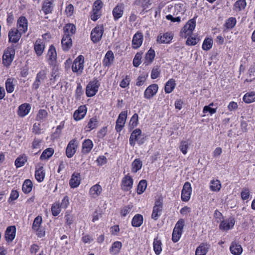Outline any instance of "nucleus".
Returning <instances> with one entry per match:
<instances>
[{"label":"nucleus","instance_id":"obj_1","mask_svg":"<svg viewBox=\"0 0 255 255\" xmlns=\"http://www.w3.org/2000/svg\"><path fill=\"white\" fill-rule=\"evenodd\" d=\"M196 26V21L194 18L189 20L182 28L180 31V36L186 38L190 35Z\"/></svg>","mask_w":255,"mask_h":255},{"label":"nucleus","instance_id":"obj_2","mask_svg":"<svg viewBox=\"0 0 255 255\" xmlns=\"http://www.w3.org/2000/svg\"><path fill=\"white\" fill-rule=\"evenodd\" d=\"M15 55V49L12 47H8L5 50L2 56V63L6 66L10 65Z\"/></svg>","mask_w":255,"mask_h":255},{"label":"nucleus","instance_id":"obj_3","mask_svg":"<svg viewBox=\"0 0 255 255\" xmlns=\"http://www.w3.org/2000/svg\"><path fill=\"white\" fill-rule=\"evenodd\" d=\"M100 83L97 79H94L90 82L87 86L86 94L87 97H93L96 94L98 91Z\"/></svg>","mask_w":255,"mask_h":255},{"label":"nucleus","instance_id":"obj_4","mask_svg":"<svg viewBox=\"0 0 255 255\" xmlns=\"http://www.w3.org/2000/svg\"><path fill=\"white\" fill-rule=\"evenodd\" d=\"M104 32V27L103 25H98L95 27L91 33V40L96 43L99 41L102 37Z\"/></svg>","mask_w":255,"mask_h":255},{"label":"nucleus","instance_id":"obj_5","mask_svg":"<svg viewBox=\"0 0 255 255\" xmlns=\"http://www.w3.org/2000/svg\"><path fill=\"white\" fill-rule=\"evenodd\" d=\"M127 117V111L122 112L119 115L116 122V129L118 132H120L126 123Z\"/></svg>","mask_w":255,"mask_h":255},{"label":"nucleus","instance_id":"obj_6","mask_svg":"<svg viewBox=\"0 0 255 255\" xmlns=\"http://www.w3.org/2000/svg\"><path fill=\"white\" fill-rule=\"evenodd\" d=\"M192 188L189 182L185 183L181 192V199L184 202L189 201L190 198Z\"/></svg>","mask_w":255,"mask_h":255},{"label":"nucleus","instance_id":"obj_7","mask_svg":"<svg viewBox=\"0 0 255 255\" xmlns=\"http://www.w3.org/2000/svg\"><path fill=\"white\" fill-rule=\"evenodd\" d=\"M158 89V86L156 84L149 85L144 91V98L146 99H150L156 94Z\"/></svg>","mask_w":255,"mask_h":255},{"label":"nucleus","instance_id":"obj_8","mask_svg":"<svg viewBox=\"0 0 255 255\" xmlns=\"http://www.w3.org/2000/svg\"><path fill=\"white\" fill-rule=\"evenodd\" d=\"M78 144L76 143V139H73L70 141L67 145L66 153L68 158L72 157L76 151Z\"/></svg>","mask_w":255,"mask_h":255},{"label":"nucleus","instance_id":"obj_9","mask_svg":"<svg viewBox=\"0 0 255 255\" xmlns=\"http://www.w3.org/2000/svg\"><path fill=\"white\" fill-rule=\"evenodd\" d=\"M162 210V203L160 200H158L155 201V205L153 208V211L151 215V217L154 220H157Z\"/></svg>","mask_w":255,"mask_h":255},{"label":"nucleus","instance_id":"obj_10","mask_svg":"<svg viewBox=\"0 0 255 255\" xmlns=\"http://www.w3.org/2000/svg\"><path fill=\"white\" fill-rule=\"evenodd\" d=\"M48 61L50 65H54L55 64L57 59V53L53 45H51L47 53Z\"/></svg>","mask_w":255,"mask_h":255},{"label":"nucleus","instance_id":"obj_11","mask_svg":"<svg viewBox=\"0 0 255 255\" xmlns=\"http://www.w3.org/2000/svg\"><path fill=\"white\" fill-rule=\"evenodd\" d=\"M46 72L44 70L40 71L39 73H38L36 76V80L33 84L32 88L35 90L37 89L41 83H43L44 80L46 79Z\"/></svg>","mask_w":255,"mask_h":255},{"label":"nucleus","instance_id":"obj_12","mask_svg":"<svg viewBox=\"0 0 255 255\" xmlns=\"http://www.w3.org/2000/svg\"><path fill=\"white\" fill-rule=\"evenodd\" d=\"M22 33L17 29H11L8 33L9 41L13 43L17 42Z\"/></svg>","mask_w":255,"mask_h":255},{"label":"nucleus","instance_id":"obj_13","mask_svg":"<svg viewBox=\"0 0 255 255\" xmlns=\"http://www.w3.org/2000/svg\"><path fill=\"white\" fill-rule=\"evenodd\" d=\"M132 179L130 176L127 175L122 180V189L124 191H128L132 188Z\"/></svg>","mask_w":255,"mask_h":255},{"label":"nucleus","instance_id":"obj_14","mask_svg":"<svg viewBox=\"0 0 255 255\" xmlns=\"http://www.w3.org/2000/svg\"><path fill=\"white\" fill-rule=\"evenodd\" d=\"M15 233L16 228L15 226L8 227L5 233V240L8 242L12 241L15 237Z\"/></svg>","mask_w":255,"mask_h":255},{"label":"nucleus","instance_id":"obj_15","mask_svg":"<svg viewBox=\"0 0 255 255\" xmlns=\"http://www.w3.org/2000/svg\"><path fill=\"white\" fill-rule=\"evenodd\" d=\"M28 22L24 16H20L17 21L18 30L21 33H25L27 29Z\"/></svg>","mask_w":255,"mask_h":255},{"label":"nucleus","instance_id":"obj_16","mask_svg":"<svg viewBox=\"0 0 255 255\" xmlns=\"http://www.w3.org/2000/svg\"><path fill=\"white\" fill-rule=\"evenodd\" d=\"M173 34L171 32H166L163 35H159L157 38V42L159 43H168L172 39Z\"/></svg>","mask_w":255,"mask_h":255},{"label":"nucleus","instance_id":"obj_17","mask_svg":"<svg viewBox=\"0 0 255 255\" xmlns=\"http://www.w3.org/2000/svg\"><path fill=\"white\" fill-rule=\"evenodd\" d=\"M143 41V35L141 33L137 32L136 33L132 38V47L134 49L139 48Z\"/></svg>","mask_w":255,"mask_h":255},{"label":"nucleus","instance_id":"obj_18","mask_svg":"<svg viewBox=\"0 0 255 255\" xmlns=\"http://www.w3.org/2000/svg\"><path fill=\"white\" fill-rule=\"evenodd\" d=\"M124 5L123 4H118L113 10V14L115 20H117L121 18L124 13Z\"/></svg>","mask_w":255,"mask_h":255},{"label":"nucleus","instance_id":"obj_19","mask_svg":"<svg viewBox=\"0 0 255 255\" xmlns=\"http://www.w3.org/2000/svg\"><path fill=\"white\" fill-rule=\"evenodd\" d=\"M141 136V130L140 129L137 128L134 130L132 132L129 138L130 144L132 146H134L135 141H137Z\"/></svg>","mask_w":255,"mask_h":255},{"label":"nucleus","instance_id":"obj_20","mask_svg":"<svg viewBox=\"0 0 255 255\" xmlns=\"http://www.w3.org/2000/svg\"><path fill=\"white\" fill-rule=\"evenodd\" d=\"M61 44L64 50H68L72 45V40L69 34H64L62 40Z\"/></svg>","mask_w":255,"mask_h":255},{"label":"nucleus","instance_id":"obj_21","mask_svg":"<svg viewBox=\"0 0 255 255\" xmlns=\"http://www.w3.org/2000/svg\"><path fill=\"white\" fill-rule=\"evenodd\" d=\"M230 250L231 253L234 255H240L243 252L242 246L235 242L232 243L230 247Z\"/></svg>","mask_w":255,"mask_h":255},{"label":"nucleus","instance_id":"obj_22","mask_svg":"<svg viewBox=\"0 0 255 255\" xmlns=\"http://www.w3.org/2000/svg\"><path fill=\"white\" fill-rule=\"evenodd\" d=\"M54 0H44L42 10L45 14L51 12L54 5Z\"/></svg>","mask_w":255,"mask_h":255},{"label":"nucleus","instance_id":"obj_23","mask_svg":"<svg viewBox=\"0 0 255 255\" xmlns=\"http://www.w3.org/2000/svg\"><path fill=\"white\" fill-rule=\"evenodd\" d=\"M30 109L31 107L29 104H23L18 108V115L20 117H23L28 114Z\"/></svg>","mask_w":255,"mask_h":255},{"label":"nucleus","instance_id":"obj_24","mask_svg":"<svg viewBox=\"0 0 255 255\" xmlns=\"http://www.w3.org/2000/svg\"><path fill=\"white\" fill-rule=\"evenodd\" d=\"M235 221L233 218H230L228 220L221 222L220 225V228L222 230H228L233 227L235 225Z\"/></svg>","mask_w":255,"mask_h":255},{"label":"nucleus","instance_id":"obj_25","mask_svg":"<svg viewBox=\"0 0 255 255\" xmlns=\"http://www.w3.org/2000/svg\"><path fill=\"white\" fill-rule=\"evenodd\" d=\"M80 183V175L78 173L74 172L70 180V185L72 188L78 186Z\"/></svg>","mask_w":255,"mask_h":255},{"label":"nucleus","instance_id":"obj_26","mask_svg":"<svg viewBox=\"0 0 255 255\" xmlns=\"http://www.w3.org/2000/svg\"><path fill=\"white\" fill-rule=\"evenodd\" d=\"M102 190L101 186L99 184H96L90 188V194L93 198H95L100 195Z\"/></svg>","mask_w":255,"mask_h":255},{"label":"nucleus","instance_id":"obj_27","mask_svg":"<svg viewBox=\"0 0 255 255\" xmlns=\"http://www.w3.org/2000/svg\"><path fill=\"white\" fill-rule=\"evenodd\" d=\"M114 59V56L112 51H108L103 61V65L105 66L109 67L113 63Z\"/></svg>","mask_w":255,"mask_h":255},{"label":"nucleus","instance_id":"obj_28","mask_svg":"<svg viewBox=\"0 0 255 255\" xmlns=\"http://www.w3.org/2000/svg\"><path fill=\"white\" fill-rule=\"evenodd\" d=\"M45 45L41 40H36L34 44V50L38 56H40L44 49Z\"/></svg>","mask_w":255,"mask_h":255},{"label":"nucleus","instance_id":"obj_29","mask_svg":"<svg viewBox=\"0 0 255 255\" xmlns=\"http://www.w3.org/2000/svg\"><path fill=\"white\" fill-rule=\"evenodd\" d=\"M155 56V54L154 50L152 48H150V49L146 53L144 63L146 65L151 63L154 59Z\"/></svg>","mask_w":255,"mask_h":255},{"label":"nucleus","instance_id":"obj_30","mask_svg":"<svg viewBox=\"0 0 255 255\" xmlns=\"http://www.w3.org/2000/svg\"><path fill=\"white\" fill-rule=\"evenodd\" d=\"M53 66V67L51 71V78L50 80L51 81H53L54 82L60 80V73L58 66L55 64Z\"/></svg>","mask_w":255,"mask_h":255},{"label":"nucleus","instance_id":"obj_31","mask_svg":"<svg viewBox=\"0 0 255 255\" xmlns=\"http://www.w3.org/2000/svg\"><path fill=\"white\" fill-rule=\"evenodd\" d=\"M45 172L42 166H40L35 171V177L38 182H42L45 177Z\"/></svg>","mask_w":255,"mask_h":255},{"label":"nucleus","instance_id":"obj_32","mask_svg":"<svg viewBox=\"0 0 255 255\" xmlns=\"http://www.w3.org/2000/svg\"><path fill=\"white\" fill-rule=\"evenodd\" d=\"M208 249H209V247L207 245H205L204 244H202L196 249V250L195 252V255H206L208 252Z\"/></svg>","mask_w":255,"mask_h":255},{"label":"nucleus","instance_id":"obj_33","mask_svg":"<svg viewBox=\"0 0 255 255\" xmlns=\"http://www.w3.org/2000/svg\"><path fill=\"white\" fill-rule=\"evenodd\" d=\"M176 84L174 79H171L166 83L164 90L166 93H170L174 89Z\"/></svg>","mask_w":255,"mask_h":255},{"label":"nucleus","instance_id":"obj_34","mask_svg":"<svg viewBox=\"0 0 255 255\" xmlns=\"http://www.w3.org/2000/svg\"><path fill=\"white\" fill-rule=\"evenodd\" d=\"M93 142L90 139H86L83 143V152L89 153L93 147Z\"/></svg>","mask_w":255,"mask_h":255},{"label":"nucleus","instance_id":"obj_35","mask_svg":"<svg viewBox=\"0 0 255 255\" xmlns=\"http://www.w3.org/2000/svg\"><path fill=\"white\" fill-rule=\"evenodd\" d=\"M32 186L33 184L31 180L26 179L22 185V190L26 194L29 193L32 190Z\"/></svg>","mask_w":255,"mask_h":255},{"label":"nucleus","instance_id":"obj_36","mask_svg":"<svg viewBox=\"0 0 255 255\" xmlns=\"http://www.w3.org/2000/svg\"><path fill=\"white\" fill-rule=\"evenodd\" d=\"M142 165V161L138 158L135 159L132 163L131 171L132 172L136 173L139 170Z\"/></svg>","mask_w":255,"mask_h":255},{"label":"nucleus","instance_id":"obj_37","mask_svg":"<svg viewBox=\"0 0 255 255\" xmlns=\"http://www.w3.org/2000/svg\"><path fill=\"white\" fill-rule=\"evenodd\" d=\"M122 247V244L121 242H114L110 249V252L114 255H117L120 251Z\"/></svg>","mask_w":255,"mask_h":255},{"label":"nucleus","instance_id":"obj_38","mask_svg":"<svg viewBox=\"0 0 255 255\" xmlns=\"http://www.w3.org/2000/svg\"><path fill=\"white\" fill-rule=\"evenodd\" d=\"M161 242L160 240H158L157 238L154 239L153 242V250L156 255H159L161 251Z\"/></svg>","mask_w":255,"mask_h":255},{"label":"nucleus","instance_id":"obj_39","mask_svg":"<svg viewBox=\"0 0 255 255\" xmlns=\"http://www.w3.org/2000/svg\"><path fill=\"white\" fill-rule=\"evenodd\" d=\"M244 102L246 103H251L255 101V92H251L246 93L243 98Z\"/></svg>","mask_w":255,"mask_h":255},{"label":"nucleus","instance_id":"obj_40","mask_svg":"<svg viewBox=\"0 0 255 255\" xmlns=\"http://www.w3.org/2000/svg\"><path fill=\"white\" fill-rule=\"evenodd\" d=\"M143 222V217L141 215L137 214L132 219V225L134 227H139Z\"/></svg>","mask_w":255,"mask_h":255},{"label":"nucleus","instance_id":"obj_41","mask_svg":"<svg viewBox=\"0 0 255 255\" xmlns=\"http://www.w3.org/2000/svg\"><path fill=\"white\" fill-rule=\"evenodd\" d=\"M83 67V64L77 63V61H74L72 66V69L74 72H76L77 74H80L82 72Z\"/></svg>","mask_w":255,"mask_h":255},{"label":"nucleus","instance_id":"obj_42","mask_svg":"<svg viewBox=\"0 0 255 255\" xmlns=\"http://www.w3.org/2000/svg\"><path fill=\"white\" fill-rule=\"evenodd\" d=\"M64 30L65 32L64 34H73L75 33L76 31V27L73 24L69 23L65 25L64 28Z\"/></svg>","mask_w":255,"mask_h":255},{"label":"nucleus","instance_id":"obj_43","mask_svg":"<svg viewBox=\"0 0 255 255\" xmlns=\"http://www.w3.org/2000/svg\"><path fill=\"white\" fill-rule=\"evenodd\" d=\"M54 153V150L52 148H48L43 151L40 156L41 159H47L50 158Z\"/></svg>","mask_w":255,"mask_h":255},{"label":"nucleus","instance_id":"obj_44","mask_svg":"<svg viewBox=\"0 0 255 255\" xmlns=\"http://www.w3.org/2000/svg\"><path fill=\"white\" fill-rule=\"evenodd\" d=\"M147 187V182L145 180H141L137 186V193L138 194H141L144 192Z\"/></svg>","mask_w":255,"mask_h":255},{"label":"nucleus","instance_id":"obj_45","mask_svg":"<svg viewBox=\"0 0 255 255\" xmlns=\"http://www.w3.org/2000/svg\"><path fill=\"white\" fill-rule=\"evenodd\" d=\"M14 79L8 78L5 82L6 90L8 93H12L14 91V85L13 84Z\"/></svg>","mask_w":255,"mask_h":255},{"label":"nucleus","instance_id":"obj_46","mask_svg":"<svg viewBox=\"0 0 255 255\" xmlns=\"http://www.w3.org/2000/svg\"><path fill=\"white\" fill-rule=\"evenodd\" d=\"M210 188L213 191H219L221 188L220 181L218 180L211 181Z\"/></svg>","mask_w":255,"mask_h":255},{"label":"nucleus","instance_id":"obj_47","mask_svg":"<svg viewBox=\"0 0 255 255\" xmlns=\"http://www.w3.org/2000/svg\"><path fill=\"white\" fill-rule=\"evenodd\" d=\"M247 5L245 0H239L234 4V8L237 10L240 11L244 9Z\"/></svg>","mask_w":255,"mask_h":255},{"label":"nucleus","instance_id":"obj_48","mask_svg":"<svg viewBox=\"0 0 255 255\" xmlns=\"http://www.w3.org/2000/svg\"><path fill=\"white\" fill-rule=\"evenodd\" d=\"M27 161L25 156H21L17 157L15 161V165L17 168L20 167L25 164Z\"/></svg>","mask_w":255,"mask_h":255},{"label":"nucleus","instance_id":"obj_49","mask_svg":"<svg viewBox=\"0 0 255 255\" xmlns=\"http://www.w3.org/2000/svg\"><path fill=\"white\" fill-rule=\"evenodd\" d=\"M189 142L187 140H182L180 142L179 149L183 154H186L187 153V149L189 147Z\"/></svg>","mask_w":255,"mask_h":255},{"label":"nucleus","instance_id":"obj_50","mask_svg":"<svg viewBox=\"0 0 255 255\" xmlns=\"http://www.w3.org/2000/svg\"><path fill=\"white\" fill-rule=\"evenodd\" d=\"M98 123L97 119L96 117H93L90 119L87 127L90 128V130L93 129L97 127Z\"/></svg>","mask_w":255,"mask_h":255},{"label":"nucleus","instance_id":"obj_51","mask_svg":"<svg viewBox=\"0 0 255 255\" xmlns=\"http://www.w3.org/2000/svg\"><path fill=\"white\" fill-rule=\"evenodd\" d=\"M212 44V40L210 38H206L203 42L202 48L205 50H209L210 48H211Z\"/></svg>","mask_w":255,"mask_h":255},{"label":"nucleus","instance_id":"obj_52","mask_svg":"<svg viewBox=\"0 0 255 255\" xmlns=\"http://www.w3.org/2000/svg\"><path fill=\"white\" fill-rule=\"evenodd\" d=\"M236 23V18L234 17H230L226 21L225 26L228 29H231L235 26Z\"/></svg>","mask_w":255,"mask_h":255},{"label":"nucleus","instance_id":"obj_53","mask_svg":"<svg viewBox=\"0 0 255 255\" xmlns=\"http://www.w3.org/2000/svg\"><path fill=\"white\" fill-rule=\"evenodd\" d=\"M42 222V218L40 216L36 217L34 220L32 228L33 230L37 231Z\"/></svg>","mask_w":255,"mask_h":255},{"label":"nucleus","instance_id":"obj_54","mask_svg":"<svg viewBox=\"0 0 255 255\" xmlns=\"http://www.w3.org/2000/svg\"><path fill=\"white\" fill-rule=\"evenodd\" d=\"M182 233V231L176 230V229H173L172 238V240L173 241V242L176 243L179 240Z\"/></svg>","mask_w":255,"mask_h":255},{"label":"nucleus","instance_id":"obj_55","mask_svg":"<svg viewBox=\"0 0 255 255\" xmlns=\"http://www.w3.org/2000/svg\"><path fill=\"white\" fill-rule=\"evenodd\" d=\"M138 115L134 114L131 117L129 122V127L130 128H134L138 124Z\"/></svg>","mask_w":255,"mask_h":255},{"label":"nucleus","instance_id":"obj_56","mask_svg":"<svg viewBox=\"0 0 255 255\" xmlns=\"http://www.w3.org/2000/svg\"><path fill=\"white\" fill-rule=\"evenodd\" d=\"M51 211L52 214L54 216H57L61 211L59 204H54L51 207Z\"/></svg>","mask_w":255,"mask_h":255},{"label":"nucleus","instance_id":"obj_57","mask_svg":"<svg viewBox=\"0 0 255 255\" xmlns=\"http://www.w3.org/2000/svg\"><path fill=\"white\" fill-rule=\"evenodd\" d=\"M160 74L159 67L158 66H154L151 71V78L152 79L157 78Z\"/></svg>","mask_w":255,"mask_h":255},{"label":"nucleus","instance_id":"obj_58","mask_svg":"<svg viewBox=\"0 0 255 255\" xmlns=\"http://www.w3.org/2000/svg\"><path fill=\"white\" fill-rule=\"evenodd\" d=\"M147 77V75H141L139 76L136 79V85L137 86H142L145 82Z\"/></svg>","mask_w":255,"mask_h":255},{"label":"nucleus","instance_id":"obj_59","mask_svg":"<svg viewBox=\"0 0 255 255\" xmlns=\"http://www.w3.org/2000/svg\"><path fill=\"white\" fill-rule=\"evenodd\" d=\"M141 54L137 53L133 60V65L135 67H138L141 63Z\"/></svg>","mask_w":255,"mask_h":255},{"label":"nucleus","instance_id":"obj_60","mask_svg":"<svg viewBox=\"0 0 255 255\" xmlns=\"http://www.w3.org/2000/svg\"><path fill=\"white\" fill-rule=\"evenodd\" d=\"M47 116V112L45 110H40L36 117V119L38 121L43 120Z\"/></svg>","mask_w":255,"mask_h":255},{"label":"nucleus","instance_id":"obj_61","mask_svg":"<svg viewBox=\"0 0 255 255\" xmlns=\"http://www.w3.org/2000/svg\"><path fill=\"white\" fill-rule=\"evenodd\" d=\"M130 82V79L128 76H126V78L122 80V81L121 82L120 86L122 88H126L128 87Z\"/></svg>","mask_w":255,"mask_h":255},{"label":"nucleus","instance_id":"obj_62","mask_svg":"<svg viewBox=\"0 0 255 255\" xmlns=\"http://www.w3.org/2000/svg\"><path fill=\"white\" fill-rule=\"evenodd\" d=\"M184 224V221L183 219L179 220L176 223L174 229L182 232Z\"/></svg>","mask_w":255,"mask_h":255},{"label":"nucleus","instance_id":"obj_63","mask_svg":"<svg viewBox=\"0 0 255 255\" xmlns=\"http://www.w3.org/2000/svg\"><path fill=\"white\" fill-rule=\"evenodd\" d=\"M198 40L195 37H190L188 38L186 43L188 45H194L197 43Z\"/></svg>","mask_w":255,"mask_h":255},{"label":"nucleus","instance_id":"obj_64","mask_svg":"<svg viewBox=\"0 0 255 255\" xmlns=\"http://www.w3.org/2000/svg\"><path fill=\"white\" fill-rule=\"evenodd\" d=\"M250 192L248 189H244L241 192V197L243 200H247L249 198Z\"/></svg>","mask_w":255,"mask_h":255}]
</instances>
